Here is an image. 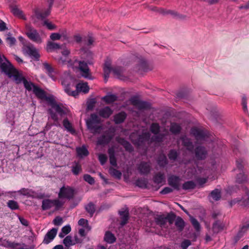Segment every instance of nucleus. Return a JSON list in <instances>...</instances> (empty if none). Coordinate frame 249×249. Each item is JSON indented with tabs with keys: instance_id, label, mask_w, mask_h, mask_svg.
<instances>
[{
	"instance_id": "9",
	"label": "nucleus",
	"mask_w": 249,
	"mask_h": 249,
	"mask_svg": "<svg viewBox=\"0 0 249 249\" xmlns=\"http://www.w3.org/2000/svg\"><path fill=\"white\" fill-rule=\"evenodd\" d=\"M74 196V190L68 186H63L60 189L58 197L60 199H71Z\"/></svg>"
},
{
	"instance_id": "55",
	"label": "nucleus",
	"mask_w": 249,
	"mask_h": 249,
	"mask_svg": "<svg viewBox=\"0 0 249 249\" xmlns=\"http://www.w3.org/2000/svg\"><path fill=\"white\" fill-rule=\"evenodd\" d=\"M240 202L244 206L246 207L249 206V192L247 193L246 196L242 197Z\"/></svg>"
},
{
	"instance_id": "39",
	"label": "nucleus",
	"mask_w": 249,
	"mask_h": 249,
	"mask_svg": "<svg viewBox=\"0 0 249 249\" xmlns=\"http://www.w3.org/2000/svg\"><path fill=\"white\" fill-rule=\"evenodd\" d=\"M51 109L58 113L61 116H62L65 113L63 107L61 106L56 104H52Z\"/></svg>"
},
{
	"instance_id": "32",
	"label": "nucleus",
	"mask_w": 249,
	"mask_h": 249,
	"mask_svg": "<svg viewBox=\"0 0 249 249\" xmlns=\"http://www.w3.org/2000/svg\"><path fill=\"white\" fill-rule=\"evenodd\" d=\"M119 213L122 219L121 225L124 226L126 224L128 220V211L127 210L120 211Z\"/></svg>"
},
{
	"instance_id": "42",
	"label": "nucleus",
	"mask_w": 249,
	"mask_h": 249,
	"mask_svg": "<svg viewBox=\"0 0 249 249\" xmlns=\"http://www.w3.org/2000/svg\"><path fill=\"white\" fill-rule=\"evenodd\" d=\"M109 172L111 176H113L116 178L120 179L121 178V172L113 167H110L109 169Z\"/></svg>"
},
{
	"instance_id": "27",
	"label": "nucleus",
	"mask_w": 249,
	"mask_h": 249,
	"mask_svg": "<svg viewBox=\"0 0 249 249\" xmlns=\"http://www.w3.org/2000/svg\"><path fill=\"white\" fill-rule=\"evenodd\" d=\"M108 152L109 157L110 163L114 166H116L117 162L115 157L114 149L113 148H110L108 149Z\"/></svg>"
},
{
	"instance_id": "48",
	"label": "nucleus",
	"mask_w": 249,
	"mask_h": 249,
	"mask_svg": "<svg viewBox=\"0 0 249 249\" xmlns=\"http://www.w3.org/2000/svg\"><path fill=\"white\" fill-rule=\"evenodd\" d=\"M196 184L193 181H188L185 182L182 185V188L184 190L193 189L195 188Z\"/></svg>"
},
{
	"instance_id": "21",
	"label": "nucleus",
	"mask_w": 249,
	"mask_h": 249,
	"mask_svg": "<svg viewBox=\"0 0 249 249\" xmlns=\"http://www.w3.org/2000/svg\"><path fill=\"white\" fill-rule=\"evenodd\" d=\"M76 151L78 157L80 158L87 156L89 154V152L85 145H82L81 147H77L76 149Z\"/></svg>"
},
{
	"instance_id": "56",
	"label": "nucleus",
	"mask_w": 249,
	"mask_h": 249,
	"mask_svg": "<svg viewBox=\"0 0 249 249\" xmlns=\"http://www.w3.org/2000/svg\"><path fill=\"white\" fill-rule=\"evenodd\" d=\"M84 179L89 184L92 185L94 183V178L89 175L86 174L84 176Z\"/></svg>"
},
{
	"instance_id": "14",
	"label": "nucleus",
	"mask_w": 249,
	"mask_h": 249,
	"mask_svg": "<svg viewBox=\"0 0 249 249\" xmlns=\"http://www.w3.org/2000/svg\"><path fill=\"white\" fill-rule=\"evenodd\" d=\"M191 133L195 137L197 141L205 140V138L207 137L206 133L203 130L196 128H192Z\"/></svg>"
},
{
	"instance_id": "46",
	"label": "nucleus",
	"mask_w": 249,
	"mask_h": 249,
	"mask_svg": "<svg viewBox=\"0 0 249 249\" xmlns=\"http://www.w3.org/2000/svg\"><path fill=\"white\" fill-rule=\"evenodd\" d=\"M49 112L50 114L51 118L54 121V124L56 126H60V124L58 122V118L57 114L54 112L52 109H50Z\"/></svg>"
},
{
	"instance_id": "51",
	"label": "nucleus",
	"mask_w": 249,
	"mask_h": 249,
	"mask_svg": "<svg viewBox=\"0 0 249 249\" xmlns=\"http://www.w3.org/2000/svg\"><path fill=\"white\" fill-rule=\"evenodd\" d=\"M164 178L163 174L159 173L154 176V181L156 183H161L163 181Z\"/></svg>"
},
{
	"instance_id": "63",
	"label": "nucleus",
	"mask_w": 249,
	"mask_h": 249,
	"mask_svg": "<svg viewBox=\"0 0 249 249\" xmlns=\"http://www.w3.org/2000/svg\"><path fill=\"white\" fill-rule=\"evenodd\" d=\"M53 224L56 226L61 225L63 223V219L61 217L57 216L53 221Z\"/></svg>"
},
{
	"instance_id": "17",
	"label": "nucleus",
	"mask_w": 249,
	"mask_h": 249,
	"mask_svg": "<svg viewBox=\"0 0 249 249\" xmlns=\"http://www.w3.org/2000/svg\"><path fill=\"white\" fill-rule=\"evenodd\" d=\"M10 7L11 11L14 16L24 20L26 19L25 16L24 15L22 11L18 8L17 5H11Z\"/></svg>"
},
{
	"instance_id": "15",
	"label": "nucleus",
	"mask_w": 249,
	"mask_h": 249,
	"mask_svg": "<svg viewBox=\"0 0 249 249\" xmlns=\"http://www.w3.org/2000/svg\"><path fill=\"white\" fill-rule=\"evenodd\" d=\"M138 169L141 174H147L151 170V165L149 162H142L139 165Z\"/></svg>"
},
{
	"instance_id": "4",
	"label": "nucleus",
	"mask_w": 249,
	"mask_h": 249,
	"mask_svg": "<svg viewBox=\"0 0 249 249\" xmlns=\"http://www.w3.org/2000/svg\"><path fill=\"white\" fill-rule=\"evenodd\" d=\"M6 62L0 63V69L1 71L4 72L10 78H13V80L17 84H18L21 80V73L18 71L12 64L7 60H5Z\"/></svg>"
},
{
	"instance_id": "45",
	"label": "nucleus",
	"mask_w": 249,
	"mask_h": 249,
	"mask_svg": "<svg viewBox=\"0 0 249 249\" xmlns=\"http://www.w3.org/2000/svg\"><path fill=\"white\" fill-rule=\"evenodd\" d=\"M224 227L223 224L220 221H216L214 222L213 226V229L214 232H218L221 231Z\"/></svg>"
},
{
	"instance_id": "10",
	"label": "nucleus",
	"mask_w": 249,
	"mask_h": 249,
	"mask_svg": "<svg viewBox=\"0 0 249 249\" xmlns=\"http://www.w3.org/2000/svg\"><path fill=\"white\" fill-rule=\"evenodd\" d=\"M23 51L24 53L36 60L39 57L37 50L31 44L24 45L23 47Z\"/></svg>"
},
{
	"instance_id": "2",
	"label": "nucleus",
	"mask_w": 249,
	"mask_h": 249,
	"mask_svg": "<svg viewBox=\"0 0 249 249\" xmlns=\"http://www.w3.org/2000/svg\"><path fill=\"white\" fill-rule=\"evenodd\" d=\"M70 52L67 49H64L62 52V57H55V59L59 64L67 65L68 67L72 69L78 68L82 73V76L86 78L91 79V76L89 73V70L86 63L84 61H78L76 59L72 60L68 57Z\"/></svg>"
},
{
	"instance_id": "26",
	"label": "nucleus",
	"mask_w": 249,
	"mask_h": 249,
	"mask_svg": "<svg viewBox=\"0 0 249 249\" xmlns=\"http://www.w3.org/2000/svg\"><path fill=\"white\" fill-rule=\"evenodd\" d=\"M63 124L67 131L70 132L72 134L75 133V130L72 127L71 124L68 121L67 119H65L63 120Z\"/></svg>"
},
{
	"instance_id": "13",
	"label": "nucleus",
	"mask_w": 249,
	"mask_h": 249,
	"mask_svg": "<svg viewBox=\"0 0 249 249\" xmlns=\"http://www.w3.org/2000/svg\"><path fill=\"white\" fill-rule=\"evenodd\" d=\"M33 92L38 98L41 99H43L50 102H52L53 101L52 97L47 96L45 92L37 87H34Z\"/></svg>"
},
{
	"instance_id": "38",
	"label": "nucleus",
	"mask_w": 249,
	"mask_h": 249,
	"mask_svg": "<svg viewBox=\"0 0 249 249\" xmlns=\"http://www.w3.org/2000/svg\"><path fill=\"white\" fill-rule=\"evenodd\" d=\"M119 142L124 147L126 151L129 152L133 151V147L131 144L124 139H121Z\"/></svg>"
},
{
	"instance_id": "3",
	"label": "nucleus",
	"mask_w": 249,
	"mask_h": 249,
	"mask_svg": "<svg viewBox=\"0 0 249 249\" xmlns=\"http://www.w3.org/2000/svg\"><path fill=\"white\" fill-rule=\"evenodd\" d=\"M66 77H62L61 83L64 87L65 91L69 95L76 97L78 95L79 92H82L87 93L89 91V87L86 82H80L76 85L75 90H71L70 89V81L72 80L71 77L69 73L65 74Z\"/></svg>"
},
{
	"instance_id": "6",
	"label": "nucleus",
	"mask_w": 249,
	"mask_h": 249,
	"mask_svg": "<svg viewBox=\"0 0 249 249\" xmlns=\"http://www.w3.org/2000/svg\"><path fill=\"white\" fill-rule=\"evenodd\" d=\"M175 219V215L173 213H168L167 215H158L155 218L156 224L161 228L167 229L171 225Z\"/></svg>"
},
{
	"instance_id": "5",
	"label": "nucleus",
	"mask_w": 249,
	"mask_h": 249,
	"mask_svg": "<svg viewBox=\"0 0 249 249\" xmlns=\"http://www.w3.org/2000/svg\"><path fill=\"white\" fill-rule=\"evenodd\" d=\"M196 175L198 176H202L205 177V178H199L197 179V182L199 184L202 185L205 183L208 179H214V178L213 176L211 177V175H213L214 173V171L213 169H210L208 168H203L199 166L197 167V170H195Z\"/></svg>"
},
{
	"instance_id": "64",
	"label": "nucleus",
	"mask_w": 249,
	"mask_h": 249,
	"mask_svg": "<svg viewBox=\"0 0 249 249\" xmlns=\"http://www.w3.org/2000/svg\"><path fill=\"white\" fill-rule=\"evenodd\" d=\"M6 41L10 46H12L15 44L16 40L13 37L8 36L6 38Z\"/></svg>"
},
{
	"instance_id": "37",
	"label": "nucleus",
	"mask_w": 249,
	"mask_h": 249,
	"mask_svg": "<svg viewBox=\"0 0 249 249\" xmlns=\"http://www.w3.org/2000/svg\"><path fill=\"white\" fill-rule=\"evenodd\" d=\"M111 66V63L109 61H106L104 65V71L105 73V78L109 76V73L112 71Z\"/></svg>"
},
{
	"instance_id": "11",
	"label": "nucleus",
	"mask_w": 249,
	"mask_h": 249,
	"mask_svg": "<svg viewBox=\"0 0 249 249\" xmlns=\"http://www.w3.org/2000/svg\"><path fill=\"white\" fill-rule=\"evenodd\" d=\"M131 102L139 110L147 109L150 107V105L148 103L140 101L136 98H132L131 99Z\"/></svg>"
},
{
	"instance_id": "57",
	"label": "nucleus",
	"mask_w": 249,
	"mask_h": 249,
	"mask_svg": "<svg viewBox=\"0 0 249 249\" xmlns=\"http://www.w3.org/2000/svg\"><path fill=\"white\" fill-rule=\"evenodd\" d=\"M178 155L177 152L175 150H171L168 154V157L170 160H175Z\"/></svg>"
},
{
	"instance_id": "8",
	"label": "nucleus",
	"mask_w": 249,
	"mask_h": 249,
	"mask_svg": "<svg viewBox=\"0 0 249 249\" xmlns=\"http://www.w3.org/2000/svg\"><path fill=\"white\" fill-rule=\"evenodd\" d=\"M26 34L29 39L35 42L40 43L42 42V39L37 31L30 25H26Z\"/></svg>"
},
{
	"instance_id": "25",
	"label": "nucleus",
	"mask_w": 249,
	"mask_h": 249,
	"mask_svg": "<svg viewBox=\"0 0 249 249\" xmlns=\"http://www.w3.org/2000/svg\"><path fill=\"white\" fill-rule=\"evenodd\" d=\"M181 140L183 146L186 147L188 150L192 151L194 148V146L191 140L186 136L182 137Z\"/></svg>"
},
{
	"instance_id": "62",
	"label": "nucleus",
	"mask_w": 249,
	"mask_h": 249,
	"mask_svg": "<svg viewBox=\"0 0 249 249\" xmlns=\"http://www.w3.org/2000/svg\"><path fill=\"white\" fill-rule=\"evenodd\" d=\"M61 36L56 33H52L50 36V38L52 40H59L61 38Z\"/></svg>"
},
{
	"instance_id": "49",
	"label": "nucleus",
	"mask_w": 249,
	"mask_h": 249,
	"mask_svg": "<svg viewBox=\"0 0 249 249\" xmlns=\"http://www.w3.org/2000/svg\"><path fill=\"white\" fill-rule=\"evenodd\" d=\"M7 206L12 210H18L19 209V205L18 202L15 200H9L7 202Z\"/></svg>"
},
{
	"instance_id": "44",
	"label": "nucleus",
	"mask_w": 249,
	"mask_h": 249,
	"mask_svg": "<svg viewBox=\"0 0 249 249\" xmlns=\"http://www.w3.org/2000/svg\"><path fill=\"white\" fill-rule=\"evenodd\" d=\"M87 212L89 213L90 216H92L95 211V207L94 204L91 202L89 203L85 206Z\"/></svg>"
},
{
	"instance_id": "18",
	"label": "nucleus",
	"mask_w": 249,
	"mask_h": 249,
	"mask_svg": "<svg viewBox=\"0 0 249 249\" xmlns=\"http://www.w3.org/2000/svg\"><path fill=\"white\" fill-rule=\"evenodd\" d=\"M98 114L101 117L108 118L113 113V110L108 107L102 108L98 110Z\"/></svg>"
},
{
	"instance_id": "52",
	"label": "nucleus",
	"mask_w": 249,
	"mask_h": 249,
	"mask_svg": "<svg viewBox=\"0 0 249 249\" xmlns=\"http://www.w3.org/2000/svg\"><path fill=\"white\" fill-rule=\"evenodd\" d=\"M63 243L66 247H70L73 245L75 243L73 242L71 236H67L63 240Z\"/></svg>"
},
{
	"instance_id": "35",
	"label": "nucleus",
	"mask_w": 249,
	"mask_h": 249,
	"mask_svg": "<svg viewBox=\"0 0 249 249\" xmlns=\"http://www.w3.org/2000/svg\"><path fill=\"white\" fill-rule=\"evenodd\" d=\"M112 137L108 135H104L98 138V144H105L108 143L111 140Z\"/></svg>"
},
{
	"instance_id": "59",
	"label": "nucleus",
	"mask_w": 249,
	"mask_h": 249,
	"mask_svg": "<svg viewBox=\"0 0 249 249\" xmlns=\"http://www.w3.org/2000/svg\"><path fill=\"white\" fill-rule=\"evenodd\" d=\"M191 244V242L189 240H184L181 243L180 246L182 249H187Z\"/></svg>"
},
{
	"instance_id": "24",
	"label": "nucleus",
	"mask_w": 249,
	"mask_h": 249,
	"mask_svg": "<svg viewBox=\"0 0 249 249\" xmlns=\"http://www.w3.org/2000/svg\"><path fill=\"white\" fill-rule=\"evenodd\" d=\"M126 117V115L125 112H121L114 116V121L116 124H121L124 121Z\"/></svg>"
},
{
	"instance_id": "40",
	"label": "nucleus",
	"mask_w": 249,
	"mask_h": 249,
	"mask_svg": "<svg viewBox=\"0 0 249 249\" xmlns=\"http://www.w3.org/2000/svg\"><path fill=\"white\" fill-rule=\"evenodd\" d=\"M71 231V227L69 225L63 227L61 232L59 234V237L63 238L66 234H68Z\"/></svg>"
},
{
	"instance_id": "53",
	"label": "nucleus",
	"mask_w": 249,
	"mask_h": 249,
	"mask_svg": "<svg viewBox=\"0 0 249 249\" xmlns=\"http://www.w3.org/2000/svg\"><path fill=\"white\" fill-rule=\"evenodd\" d=\"M211 196L214 200H218L221 197L220 192L218 189L213 190L211 193Z\"/></svg>"
},
{
	"instance_id": "23",
	"label": "nucleus",
	"mask_w": 249,
	"mask_h": 249,
	"mask_svg": "<svg viewBox=\"0 0 249 249\" xmlns=\"http://www.w3.org/2000/svg\"><path fill=\"white\" fill-rule=\"evenodd\" d=\"M195 152L196 157L198 159H204L207 155V151L203 147H197Z\"/></svg>"
},
{
	"instance_id": "60",
	"label": "nucleus",
	"mask_w": 249,
	"mask_h": 249,
	"mask_svg": "<svg viewBox=\"0 0 249 249\" xmlns=\"http://www.w3.org/2000/svg\"><path fill=\"white\" fill-rule=\"evenodd\" d=\"M99 160L102 165H104L107 161V157L105 154H99L98 156Z\"/></svg>"
},
{
	"instance_id": "34",
	"label": "nucleus",
	"mask_w": 249,
	"mask_h": 249,
	"mask_svg": "<svg viewBox=\"0 0 249 249\" xmlns=\"http://www.w3.org/2000/svg\"><path fill=\"white\" fill-rule=\"evenodd\" d=\"M60 46L59 44L52 41H49L47 45L46 49L48 52H52L60 49Z\"/></svg>"
},
{
	"instance_id": "20",
	"label": "nucleus",
	"mask_w": 249,
	"mask_h": 249,
	"mask_svg": "<svg viewBox=\"0 0 249 249\" xmlns=\"http://www.w3.org/2000/svg\"><path fill=\"white\" fill-rule=\"evenodd\" d=\"M19 245V244L15 242H11L5 239L0 238V246L10 248H15L16 247Z\"/></svg>"
},
{
	"instance_id": "33",
	"label": "nucleus",
	"mask_w": 249,
	"mask_h": 249,
	"mask_svg": "<svg viewBox=\"0 0 249 249\" xmlns=\"http://www.w3.org/2000/svg\"><path fill=\"white\" fill-rule=\"evenodd\" d=\"M117 97L114 94H109L104 96L102 100L107 104H111L116 101Z\"/></svg>"
},
{
	"instance_id": "54",
	"label": "nucleus",
	"mask_w": 249,
	"mask_h": 249,
	"mask_svg": "<svg viewBox=\"0 0 249 249\" xmlns=\"http://www.w3.org/2000/svg\"><path fill=\"white\" fill-rule=\"evenodd\" d=\"M190 220L196 230L199 231L200 229V226L198 221L193 217H190Z\"/></svg>"
},
{
	"instance_id": "31",
	"label": "nucleus",
	"mask_w": 249,
	"mask_h": 249,
	"mask_svg": "<svg viewBox=\"0 0 249 249\" xmlns=\"http://www.w3.org/2000/svg\"><path fill=\"white\" fill-rule=\"evenodd\" d=\"M104 240L106 242L111 244L115 241L116 238L113 233L110 231H107L105 234Z\"/></svg>"
},
{
	"instance_id": "22",
	"label": "nucleus",
	"mask_w": 249,
	"mask_h": 249,
	"mask_svg": "<svg viewBox=\"0 0 249 249\" xmlns=\"http://www.w3.org/2000/svg\"><path fill=\"white\" fill-rule=\"evenodd\" d=\"M15 113L13 111H7L5 122L10 125H13L15 124Z\"/></svg>"
},
{
	"instance_id": "43",
	"label": "nucleus",
	"mask_w": 249,
	"mask_h": 249,
	"mask_svg": "<svg viewBox=\"0 0 249 249\" xmlns=\"http://www.w3.org/2000/svg\"><path fill=\"white\" fill-rule=\"evenodd\" d=\"M175 225L178 228L179 231H181L185 226L184 221L181 218L178 217L176 220Z\"/></svg>"
},
{
	"instance_id": "1",
	"label": "nucleus",
	"mask_w": 249,
	"mask_h": 249,
	"mask_svg": "<svg viewBox=\"0 0 249 249\" xmlns=\"http://www.w3.org/2000/svg\"><path fill=\"white\" fill-rule=\"evenodd\" d=\"M160 128L158 124L153 123L150 126V131L155 134L154 136L150 138L149 132H143L141 135H138L137 133H133L130 135V139L135 145L144 149L152 142H159L162 141L164 135L159 134Z\"/></svg>"
},
{
	"instance_id": "58",
	"label": "nucleus",
	"mask_w": 249,
	"mask_h": 249,
	"mask_svg": "<svg viewBox=\"0 0 249 249\" xmlns=\"http://www.w3.org/2000/svg\"><path fill=\"white\" fill-rule=\"evenodd\" d=\"M53 203L56 209H58L63 205L64 202L59 199H53Z\"/></svg>"
},
{
	"instance_id": "47",
	"label": "nucleus",
	"mask_w": 249,
	"mask_h": 249,
	"mask_svg": "<svg viewBox=\"0 0 249 249\" xmlns=\"http://www.w3.org/2000/svg\"><path fill=\"white\" fill-rule=\"evenodd\" d=\"M247 178L244 174L243 171L239 172L237 177L236 182L238 183H242L246 181Z\"/></svg>"
},
{
	"instance_id": "29",
	"label": "nucleus",
	"mask_w": 249,
	"mask_h": 249,
	"mask_svg": "<svg viewBox=\"0 0 249 249\" xmlns=\"http://www.w3.org/2000/svg\"><path fill=\"white\" fill-rule=\"evenodd\" d=\"M21 80L20 82L18 84L22 82L26 89L29 91L31 90L32 89H34V87H36L32 83L28 82L21 74Z\"/></svg>"
},
{
	"instance_id": "41",
	"label": "nucleus",
	"mask_w": 249,
	"mask_h": 249,
	"mask_svg": "<svg viewBox=\"0 0 249 249\" xmlns=\"http://www.w3.org/2000/svg\"><path fill=\"white\" fill-rule=\"evenodd\" d=\"M158 163L160 166H164L167 164L166 157L164 154H161L158 159Z\"/></svg>"
},
{
	"instance_id": "16",
	"label": "nucleus",
	"mask_w": 249,
	"mask_h": 249,
	"mask_svg": "<svg viewBox=\"0 0 249 249\" xmlns=\"http://www.w3.org/2000/svg\"><path fill=\"white\" fill-rule=\"evenodd\" d=\"M57 233V229L53 228L49 231L45 235L43 243L48 244L50 243L55 237Z\"/></svg>"
},
{
	"instance_id": "61",
	"label": "nucleus",
	"mask_w": 249,
	"mask_h": 249,
	"mask_svg": "<svg viewBox=\"0 0 249 249\" xmlns=\"http://www.w3.org/2000/svg\"><path fill=\"white\" fill-rule=\"evenodd\" d=\"M112 71L113 73L118 77L121 75L122 72V69L119 67L113 68Z\"/></svg>"
},
{
	"instance_id": "12",
	"label": "nucleus",
	"mask_w": 249,
	"mask_h": 249,
	"mask_svg": "<svg viewBox=\"0 0 249 249\" xmlns=\"http://www.w3.org/2000/svg\"><path fill=\"white\" fill-rule=\"evenodd\" d=\"M181 179L179 177L172 175L168 178V184L174 189L179 190L180 187Z\"/></svg>"
},
{
	"instance_id": "28",
	"label": "nucleus",
	"mask_w": 249,
	"mask_h": 249,
	"mask_svg": "<svg viewBox=\"0 0 249 249\" xmlns=\"http://www.w3.org/2000/svg\"><path fill=\"white\" fill-rule=\"evenodd\" d=\"M54 206L53 200L44 199L42 202V208L43 210H48Z\"/></svg>"
},
{
	"instance_id": "7",
	"label": "nucleus",
	"mask_w": 249,
	"mask_h": 249,
	"mask_svg": "<svg viewBox=\"0 0 249 249\" xmlns=\"http://www.w3.org/2000/svg\"><path fill=\"white\" fill-rule=\"evenodd\" d=\"M100 122L99 118L96 114H91L90 118L87 121V124L89 129L92 132L97 133L101 129V127L98 125Z\"/></svg>"
},
{
	"instance_id": "36",
	"label": "nucleus",
	"mask_w": 249,
	"mask_h": 249,
	"mask_svg": "<svg viewBox=\"0 0 249 249\" xmlns=\"http://www.w3.org/2000/svg\"><path fill=\"white\" fill-rule=\"evenodd\" d=\"M82 171L81 165L78 162H75L71 166V172L75 175H78Z\"/></svg>"
},
{
	"instance_id": "30",
	"label": "nucleus",
	"mask_w": 249,
	"mask_h": 249,
	"mask_svg": "<svg viewBox=\"0 0 249 249\" xmlns=\"http://www.w3.org/2000/svg\"><path fill=\"white\" fill-rule=\"evenodd\" d=\"M181 129V127L180 125L176 123H172L170 125V132L174 134H178Z\"/></svg>"
},
{
	"instance_id": "50",
	"label": "nucleus",
	"mask_w": 249,
	"mask_h": 249,
	"mask_svg": "<svg viewBox=\"0 0 249 249\" xmlns=\"http://www.w3.org/2000/svg\"><path fill=\"white\" fill-rule=\"evenodd\" d=\"M43 67L46 72L48 73L49 75L53 77V73L54 72V70L51 67V66L47 63H44Z\"/></svg>"
},
{
	"instance_id": "19",
	"label": "nucleus",
	"mask_w": 249,
	"mask_h": 249,
	"mask_svg": "<svg viewBox=\"0 0 249 249\" xmlns=\"http://www.w3.org/2000/svg\"><path fill=\"white\" fill-rule=\"evenodd\" d=\"M16 193V191H13L9 192L7 193L12 195L13 194H15ZM17 193H18L20 195L26 196L27 197H33L34 195V192L33 191L27 188H22L20 190L17 191Z\"/></svg>"
}]
</instances>
